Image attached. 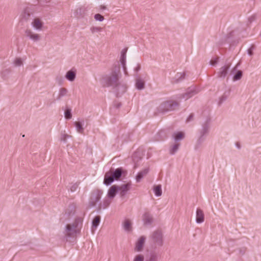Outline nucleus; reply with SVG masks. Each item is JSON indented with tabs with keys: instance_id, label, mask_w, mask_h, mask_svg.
<instances>
[{
	"instance_id": "f257e3e1",
	"label": "nucleus",
	"mask_w": 261,
	"mask_h": 261,
	"mask_svg": "<svg viewBox=\"0 0 261 261\" xmlns=\"http://www.w3.org/2000/svg\"><path fill=\"white\" fill-rule=\"evenodd\" d=\"M119 70L115 69H113L110 72L103 75L101 80V84L106 87H117L119 84Z\"/></svg>"
},
{
	"instance_id": "f03ea898",
	"label": "nucleus",
	"mask_w": 261,
	"mask_h": 261,
	"mask_svg": "<svg viewBox=\"0 0 261 261\" xmlns=\"http://www.w3.org/2000/svg\"><path fill=\"white\" fill-rule=\"evenodd\" d=\"M210 118L206 120L201 124V128L198 130L199 136L197 141L196 148H197L206 139L211 128Z\"/></svg>"
},
{
	"instance_id": "7ed1b4c3",
	"label": "nucleus",
	"mask_w": 261,
	"mask_h": 261,
	"mask_svg": "<svg viewBox=\"0 0 261 261\" xmlns=\"http://www.w3.org/2000/svg\"><path fill=\"white\" fill-rule=\"evenodd\" d=\"M123 169L122 168H118L115 170L111 169L109 171L106 173L103 183L107 186L110 185L114 180H118L122 176Z\"/></svg>"
},
{
	"instance_id": "20e7f679",
	"label": "nucleus",
	"mask_w": 261,
	"mask_h": 261,
	"mask_svg": "<svg viewBox=\"0 0 261 261\" xmlns=\"http://www.w3.org/2000/svg\"><path fill=\"white\" fill-rule=\"evenodd\" d=\"M83 219L77 218L72 224H68L66 226L65 234L68 237H72L79 232L82 226Z\"/></svg>"
},
{
	"instance_id": "39448f33",
	"label": "nucleus",
	"mask_w": 261,
	"mask_h": 261,
	"mask_svg": "<svg viewBox=\"0 0 261 261\" xmlns=\"http://www.w3.org/2000/svg\"><path fill=\"white\" fill-rule=\"evenodd\" d=\"M149 240L153 248L162 247L164 244L162 231L160 229L153 231L149 237Z\"/></svg>"
},
{
	"instance_id": "423d86ee",
	"label": "nucleus",
	"mask_w": 261,
	"mask_h": 261,
	"mask_svg": "<svg viewBox=\"0 0 261 261\" xmlns=\"http://www.w3.org/2000/svg\"><path fill=\"white\" fill-rule=\"evenodd\" d=\"M178 106L179 103L175 101H166L160 105L158 108V111L162 113H165L175 110Z\"/></svg>"
},
{
	"instance_id": "0eeeda50",
	"label": "nucleus",
	"mask_w": 261,
	"mask_h": 261,
	"mask_svg": "<svg viewBox=\"0 0 261 261\" xmlns=\"http://www.w3.org/2000/svg\"><path fill=\"white\" fill-rule=\"evenodd\" d=\"M103 191L101 190L95 189L91 193L89 200V206L94 207L100 201Z\"/></svg>"
},
{
	"instance_id": "6e6552de",
	"label": "nucleus",
	"mask_w": 261,
	"mask_h": 261,
	"mask_svg": "<svg viewBox=\"0 0 261 261\" xmlns=\"http://www.w3.org/2000/svg\"><path fill=\"white\" fill-rule=\"evenodd\" d=\"M24 33L25 36L34 43L39 42L42 39L41 35L34 32L30 29H26Z\"/></svg>"
},
{
	"instance_id": "1a4fd4ad",
	"label": "nucleus",
	"mask_w": 261,
	"mask_h": 261,
	"mask_svg": "<svg viewBox=\"0 0 261 261\" xmlns=\"http://www.w3.org/2000/svg\"><path fill=\"white\" fill-rule=\"evenodd\" d=\"M230 66V64L229 63L226 64L222 66L217 72L218 76L220 78H225L228 73Z\"/></svg>"
},
{
	"instance_id": "9d476101",
	"label": "nucleus",
	"mask_w": 261,
	"mask_h": 261,
	"mask_svg": "<svg viewBox=\"0 0 261 261\" xmlns=\"http://www.w3.org/2000/svg\"><path fill=\"white\" fill-rule=\"evenodd\" d=\"M142 220L145 225H150L153 222V217L149 212H146L142 216Z\"/></svg>"
},
{
	"instance_id": "9b49d317",
	"label": "nucleus",
	"mask_w": 261,
	"mask_h": 261,
	"mask_svg": "<svg viewBox=\"0 0 261 261\" xmlns=\"http://www.w3.org/2000/svg\"><path fill=\"white\" fill-rule=\"evenodd\" d=\"M33 28L37 31H41L42 29L43 23L38 18H35L31 22Z\"/></svg>"
},
{
	"instance_id": "f8f14e48",
	"label": "nucleus",
	"mask_w": 261,
	"mask_h": 261,
	"mask_svg": "<svg viewBox=\"0 0 261 261\" xmlns=\"http://www.w3.org/2000/svg\"><path fill=\"white\" fill-rule=\"evenodd\" d=\"M130 184L127 183L126 184L118 186V191L119 192V194L121 197L124 196L128 191L129 190L130 188Z\"/></svg>"
},
{
	"instance_id": "ddd939ff",
	"label": "nucleus",
	"mask_w": 261,
	"mask_h": 261,
	"mask_svg": "<svg viewBox=\"0 0 261 261\" xmlns=\"http://www.w3.org/2000/svg\"><path fill=\"white\" fill-rule=\"evenodd\" d=\"M33 17V13L29 8L25 9L21 15V19L22 21H28L32 19Z\"/></svg>"
},
{
	"instance_id": "4468645a",
	"label": "nucleus",
	"mask_w": 261,
	"mask_h": 261,
	"mask_svg": "<svg viewBox=\"0 0 261 261\" xmlns=\"http://www.w3.org/2000/svg\"><path fill=\"white\" fill-rule=\"evenodd\" d=\"M146 238L144 236H141L136 243L135 250L136 251H141L143 249Z\"/></svg>"
},
{
	"instance_id": "2eb2a0df",
	"label": "nucleus",
	"mask_w": 261,
	"mask_h": 261,
	"mask_svg": "<svg viewBox=\"0 0 261 261\" xmlns=\"http://www.w3.org/2000/svg\"><path fill=\"white\" fill-rule=\"evenodd\" d=\"M86 11L87 10L85 7H80L74 10L73 14L75 17L80 18L83 17Z\"/></svg>"
},
{
	"instance_id": "dca6fc26",
	"label": "nucleus",
	"mask_w": 261,
	"mask_h": 261,
	"mask_svg": "<svg viewBox=\"0 0 261 261\" xmlns=\"http://www.w3.org/2000/svg\"><path fill=\"white\" fill-rule=\"evenodd\" d=\"M118 186L113 185L109 189L107 195L109 198L113 199L115 197L118 192Z\"/></svg>"
},
{
	"instance_id": "f3484780",
	"label": "nucleus",
	"mask_w": 261,
	"mask_h": 261,
	"mask_svg": "<svg viewBox=\"0 0 261 261\" xmlns=\"http://www.w3.org/2000/svg\"><path fill=\"white\" fill-rule=\"evenodd\" d=\"M112 200L110 198H109L108 197L103 199L102 203H99L98 209V210H101V208L105 209L107 208L111 203Z\"/></svg>"
},
{
	"instance_id": "a211bd4d",
	"label": "nucleus",
	"mask_w": 261,
	"mask_h": 261,
	"mask_svg": "<svg viewBox=\"0 0 261 261\" xmlns=\"http://www.w3.org/2000/svg\"><path fill=\"white\" fill-rule=\"evenodd\" d=\"M113 88L115 89V91L117 93L118 95L124 93L126 90V85L123 84H121L120 82L117 87H114Z\"/></svg>"
},
{
	"instance_id": "6ab92c4d",
	"label": "nucleus",
	"mask_w": 261,
	"mask_h": 261,
	"mask_svg": "<svg viewBox=\"0 0 261 261\" xmlns=\"http://www.w3.org/2000/svg\"><path fill=\"white\" fill-rule=\"evenodd\" d=\"M196 222L198 223H201L204 221V214L203 211L198 208L196 211Z\"/></svg>"
},
{
	"instance_id": "aec40b11",
	"label": "nucleus",
	"mask_w": 261,
	"mask_h": 261,
	"mask_svg": "<svg viewBox=\"0 0 261 261\" xmlns=\"http://www.w3.org/2000/svg\"><path fill=\"white\" fill-rule=\"evenodd\" d=\"M76 77V72L73 70H70L66 72L65 77L69 81H73Z\"/></svg>"
},
{
	"instance_id": "412c9836",
	"label": "nucleus",
	"mask_w": 261,
	"mask_h": 261,
	"mask_svg": "<svg viewBox=\"0 0 261 261\" xmlns=\"http://www.w3.org/2000/svg\"><path fill=\"white\" fill-rule=\"evenodd\" d=\"M230 93V90H228L224 92L223 95L220 97L218 101V105L221 106L229 97Z\"/></svg>"
},
{
	"instance_id": "4be33fe9",
	"label": "nucleus",
	"mask_w": 261,
	"mask_h": 261,
	"mask_svg": "<svg viewBox=\"0 0 261 261\" xmlns=\"http://www.w3.org/2000/svg\"><path fill=\"white\" fill-rule=\"evenodd\" d=\"M197 92H198L194 89H190L182 95V98H185L186 99H188V98L196 94Z\"/></svg>"
},
{
	"instance_id": "5701e85b",
	"label": "nucleus",
	"mask_w": 261,
	"mask_h": 261,
	"mask_svg": "<svg viewBox=\"0 0 261 261\" xmlns=\"http://www.w3.org/2000/svg\"><path fill=\"white\" fill-rule=\"evenodd\" d=\"M148 172V169H145L143 171H140L138 173L136 176V179L137 182H139L145 176Z\"/></svg>"
},
{
	"instance_id": "b1692460",
	"label": "nucleus",
	"mask_w": 261,
	"mask_h": 261,
	"mask_svg": "<svg viewBox=\"0 0 261 261\" xmlns=\"http://www.w3.org/2000/svg\"><path fill=\"white\" fill-rule=\"evenodd\" d=\"M141 153L139 151L135 152L133 155V160L135 163V167H137V163L141 160Z\"/></svg>"
},
{
	"instance_id": "393cba45",
	"label": "nucleus",
	"mask_w": 261,
	"mask_h": 261,
	"mask_svg": "<svg viewBox=\"0 0 261 261\" xmlns=\"http://www.w3.org/2000/svg\"><path fill=\"white\" fill-rule=\"evenodd\" d=\"M123 227L125 231L127 232L130 231L132 229V223L128 219L125 220L123 224Z\"/></svg>"
},
{
	"instance_id": "a878e982",
	"label": "nucleus",
	"mask_w": 261,
	"mask_h": 261,
	"mask_svg": "<svg viewBox=\"0 0 261 261\" xmlns=\"http://www.w3.org/2000/svg\"><path fill=\"white\" fill-rule=\"evenodd\" d=\"M127 49H124L121 51V56L120 58V61L124 70H125V62H126V53Z\"/></svg>"
},
{
	"instance_id": "bb28decb",
	"label": "nucleus",
	"mask_w": 261,
	"mask_h": 261,
	"mask_svg": "<svg viewBox=\"0 0 261 261\" xmlns=\"http://www.w3.org/2000/svg\"><path fill=\"white\" fill-rule=\"evenodd\" d=\"M145 82L140 78L136 79V87L138 90H142L144 88Z\"/></svg>"
},
{
	"instance_id": "cd10ccee",
	"label": "nucleus",
	"mask_w": 261,
	"mask_h": 261,
	"mask_svg": "<svg viewBox=\"0 0 261 261\" xmlns=\"http://www.w3.org/2000/svg\"><path fill=\"white\" fill-rule=\"evenodd\" d=\"M68 90L65 88H61L59 90V93L58 97H57V100H60L61 99L66 96L67 94Z\"/></svg>"
},
{
	"instance_id": "c85d7f7f",
	"label": "nucleus",
	"mask_w": 261,
	"mask_h": 261,
	"mask_svg": "<svg viewBox=\"0 0 261 261\" xmlns=\"http://www.w3.org/2000/svg\"><path fill=\"white\" fill-rule=\"evenodd\" d=\"M153 192L155 195L158 196H161L162 194V190L161 185H155L153 188Z\"/></svg>"
},
{
	"instance_id": "c756f323",
	"label": "nucleus",
	"mask_w": 261,
	"mask_h": 261,
	"mask_svg": "<svg viewBox=\"0 0 261 261\" xmlns=\"http://www.w3.org/2000/svg\"><path fill=\"white\" fill-rule=\"evenodd\" d=\"M185 73L184 72H178L177 73L174 77V82L178 83L185 78Z\"/></svg>"
},
{
	"instance_id": "7c9ffc66",
	"label": "nucleus",
	"mask_w": 261,
	"mask_h": 261,
	"mask_svg": "<svg viewBox=\"0 0 261 261\" xmlns=\"http://www.w3.org/2000/svg\"><path fill=\"white\" fill-rule=\"evenodd\" d=\"M173 137L175 141H178L182 140L184 137V134L182 132L175 133L173 135Z\"/></svg>"
},
{
	"instance_id": "2f4dec72",
	"label": "nucleus",
	"mask_w": 261,
	"mask_h": 261,
	"mask_svg": "<svg viewBox=\"0 0 261 261\" xmlns=\"http://www.w3.org/2000/svg\"><path fill=\"white\" fill-rule=\"evenodd\" d=\"M180 146V143H176L173 144L169 150L170 153L171 154H174L178 149Z\"/></svg>"
},
{
	"instance_id": "473e14b6",
	"label": "nucleus",
	"mask_w": 261,
	"mask_h": 261,
	"mask_svg": "<svg viewBox=\"0 0 261 261\" xmlns=\"http://www.w3.org/2000/svg\"><path fill=\"white\" fill-rule=\"evenodd\" d=\"M74 125L76 127L77 131L81 134H83L84 132V128L83 127L82 124L81 122H75Z\"/></svg>"
},
{
	"instance_id": "72a5a7b5",
	"label": "nucleus",
	"mask_w": 261,
	"mask_h": 261,
	"mask_svg": "<svg viewBox=\"0 0 261 261\" xmlns=\"http://www.w3.org/2000/svg\"><path fill=\"white\" fill-rule=\"evenodd\" d=\"M100 221V217L99 216H96L94 217L92 221V227L96 228L99 225Z\"/></svg>"
},
{
	"instance_id": "f704fd0d",
	"label": "nucleus",
	"mask_w": 261,
	"mask_h": 261,
	"mask_svg": "<svg viewBox=\"0 0 261 261\" xmlns=\"http://www.w3.org/2000/svg\"><path fill=\"white\" fill-rule=\"evenodd\" d=\"M243 72L241 70H238L236 72V73L234 74V75L233 77V81H237L241 79L242 77Z\"/></svg>"
},
{
	"instance_id": "c9c22d12",
	"label": "nucleus",
	"mask_w": 261,
	"mask_h": 261,
	"mask_svg": "<svg viewBox=\"0 0 261 261\" xmlns=\"http://www.w3.org/2000/svg\"><path fill=\"white\" fill-rule=\"evenodd\" d=\"M64 115H65V117L66 119H70L72 117V114H71V109H67L65 111V113H64Z\"/></svg>"
},
{
	"instance_id": "e433bc0d",
	"label": "nucleus",
	"mask_w": 261,
	"mask_h": 261,
	"mask_svg": "<svg viewBox=\"0 0 261 261\" xmlns=\"http://www.w3.org/2000/svg\"><path fill=\"white\" fill-rule=\"evenodd\" d=\"M149 261H159V256L155 253L150 254Z\"/></svg>"
},
{
	"instance_id": "4c0bfd02",
	"label": "nucleus",
	"mask_w": 261,
	"mask_h": 261,
	"mask_svg": "<svg viewBox=\"0 0 261 261\" xmlns=\"http://www.w3.org/2000/svg\"><path fill=\"white\" fill-rule=\"evenodd\" d=\"M90 31L92 34L97 32H100L102 31V28L100 27H92L90 28Z\"/></svg>"
},
{
	"instance_id": "58836bf2",
	"label": "nucleus",
	"mask_w": 261,
	"mask_h": 261,
	"mask_svg": "<svg viewBox=\"0 0 261 261\" xmlns=\"http://www.w3.org/2000/svg\"><path fill=\"white\" fill-rule=\"evenodd\" d=\"M14 64L15 66H20L22 65V61L20 58H16L14 61Z\"/></svg>"
},
{
	"instance_id": "ea45409f",
	"label": "nucleus",
	"mask_w": 261,
	"mask_h": 261,
	"mask_svg": "<svg viewBox=\"0 0 261 261\" xmlns=\"http://www.w3.org/2000/svg\"><path fill=\"white\" fill-rule=\"evenodd\" d=\"M144 257L143 255L138 254L135 257L133 261H144Z\"/></svg>"
},
{
	"instance_id": "a19ab883",
	"label": "nucleus",
	"mask_w": 261,
	"mask_h": 261,
	"mask_svg": "<svg viewBox=\"0 0 261 261\" xmlns=\"http://www.w3.org/2000/svg\"><path fill=\"white\" fill-rule=\"evenodd\" d=\"M94 19L99 21H102L104 19V17L100 14H96L94 15Z\"/></svg>"
},
{
	"instance_id": "79ce46f5",
	"label": "nucleus",
	"mask_w": 261,
	"mask_h": 261,
	"mask_svg": "<svg viewBox=\"0 0 261 261\" xmlns=\"http://www.w3.org/2000/svg\"><path fill=\"white\" fill-rule=\"evenodd\" d=\"M79 185L77 182L73 184L70 188V191L72 192L75 191L79 187Z\"/></svg>"
},
{
	"instance_id": "37998d69",
	"label": "nucleus",
	"mask_w": 261,
	"mask_h": 261,
	"mask_svg": "<svg viewBox=\"0 0 261 261\" xmlns=\"http://www.w3.org/2000/svg\"><path fill=\"white\" fill-rule=\"evenodd\" d=\"M71 136H69L67 134H63L62 135L61 138V141L66 142L67 141V139L69 138H70Z\"/></svg>"
},
{
	"instance_id": "c03bdc74",
	"label": "nucleus",
	"mask_w": 261,
	"mask_h": 261,
	"mask_svg": "<svg viewBox=\"0 0 261 261\" xmlns=\"http://www.w3.org/2000/svg\"><path fill=\"white\" fill-rule=\"evenodd\" d=\"M254 46H252L250 48H249L247 50L248 54L249 56H252V55H253V50L254 49Z\"/></svg>"
},
{
	"instance_id": "a18cd8bd",
	"label": "nucleus",
	"mask_w": 261,
	"mask_h": 261,
	"mask_svg": "<svg viewBox=\"0 0 261 261\" xmlns=\"http://www.w3.org/2000/svg\"><path fill=\"white\" fill-rule=\"evenodd\" d=\"M194 115L193 114H191L187 118L186 120L187 122H189L193 120Z\"/></svg>"
},
{
	"instance_id": "49530a36",
	"label": "nucleus",
	"mask_w": 261,
	"mask_h": 261,
	"mask_svg": "<svg viewBox=\"0 0 261 261\" xmlns=\"http://www.w3.org/2000/svg\"><path fill=\"white\" fill-rule=\"evenodd\" d=\"M218 61V58H217L215 60H212L210 61V64L212 65H215L217 63Z\"/></svg>"
},
{
	"instance_id": "de8ad7c7",
	"label": "nucleus",
	"mask_w": 261,
	"mask_h": 261,
	"mask_svg": "<svg viewBox=\"0 0 261 261\" xmlns=\"http://www.w3.org/2000/svg\"><path fill=\"white\" fill-rule=\"evenodd\" d=\"M256 16L255 15H252L249 18V21L251 22L253 21H254L255 19H256Z\"/></svg>"
},
{
	"instance_id": "09e8293b",
	"label": "nucleus",
	"mask_w": 261,
	"mask_h": 261,
	"mask_svg": "<svg viewBox=\"0 0 261 261\" xmlns=\"http://www.w3.org/2000/svg\"><path fill=\"white\" fill-rule=\"evenodd\" d=\"M141 68V66L140 65H138L136 67L134 68L135 71L138 72Z\"/></svg>"
},
{
	"instance_id": "8fccbe9b",
	"label": "nucleus",
	"mask_w": 261,
	"mask_h": 261,
	"mask_svg": "<svg viewBox=\"0 0 261 261\" xmlns=\"http://www.w3.org/2000/svg\"><path fill=\"white\" fill-rule=\"evenodd\" d=\"M69 208L71 210V212L70 213H69L68 214L69 215H70L71 213L72 212V211H74V207L73 205H70L69 206Z\"/></svg>"
},
{
	"instance_id": "3c124183",
	"label": "nucleus",
	"mask_w": 261,
	"mask_h": 261,
	"mask_svg": "<svg viewBox=\"0 0 261 261\" xmlns=\"http://www.w3.org/2000/svg\"><path fill=\"white\" fill-rule=\"evenodd\" d=\"M99 8L101 10H105L106 9V7L105 6H103V5H100L99 6Z\"/></svg>"
},
{
	"instance_id": "603ef678",
	"label": "nucleus",
	"mask_w": 261,
	"mask_h": 261,
	"mask_svg": "<svg viewBox=\"0 0 261 261\" xmlns=\"http://www.w3.org/2000/svg\"><path fill=\"white\" fill-rule=\"evenodd\" d=\"M41 2L43 4L44 3H47L50 1V0H40Z\"/></svg>"
},
{
	"instance_id": "864d4df0",
	"label": "nucleus",
	"mask_w": 261,
	"mask_h": 261,
	"mask_svg": "<svg viewBox=\"0 0 261 261\" xmlns=\"http://www.w3.org/2000/svg\"><path fill=\"white\" fill-rule=\"evenodd\" d=\"M164 134V132H163V131H161L160 132H159V133H158V135H159V136H161V135H162V134Z\"/></svg>"
},
{
	"instance_id": "5fc2aeb1",
	"label": "nucleus",
	"mask_w": 261,
	"mask_h": 261,
	"mask_svg": "<svg viewBox=\"0 0 261 261\" xmlns=\"http://www.w3.org/2000/svg\"><path fill=\"white\" fill-rule=\"evenodd\" d=\"M162 140H163V138H160V139L158 138L156 139V141Z\"/></svg>"
}]
</instances>
